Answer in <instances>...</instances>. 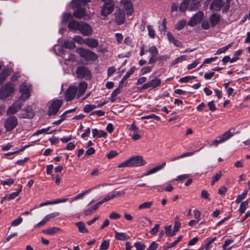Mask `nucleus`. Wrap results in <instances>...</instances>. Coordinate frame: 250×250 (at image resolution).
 I'll list each match as a JSON object with an SVG mask.
<instances>
[{"instance_id":"nucleus-1","label":"nucleus","mask_w":250,"mask_h":250,"mask_svg":"<svg viewBox=\"0 0 250 250\" xmlns=\"http://www.w3.org/2000/svg\"><path fill=\"white\" fill-rule=\"evenodd\" d=\"M90 0H73L72 6L76 8L77 9L73 13V15L78 19H83L85 15V9L80 8V7L83 4L85 5Z\"/></svg>"},{"instance_id":"nucleus-2","label":"nucleus","mask_w":250,"mask_h":250,"mask_svg":"<svg viewBox=\"0 0 250 250\" xmlns=\"http://www.w3.org/2000/svg\"><path fill=\"white\" fill-rule=\"evenodd\" d=\"M76 51L81 57L87 61H94L97 59V54L88 49L79 47L77 49Z\"/></svg>"},{"instance_id":"nucleus-3","label":"nucleus","mask_w":250,"mask_h":250,"mask_svg":"<svg viewBox=\"0 0 250 250\" xmlns=\"http://www.w3.org/2000/svg\"><path fill=\"white\" fill-rule=\"evenodd\" d=\"M76 74L77 77L80 79L89 80L91 78V73L88 68L84 66L77 67Z\"/></svg>"},{"instance_id":"nucleus-4","label":"nucleus","mask_w":250,"mask_h":250,"mask_svg":"<svg viewBox=\"0 0 250 250\" xmlns=\"http://www.w3.org/2000/svg\"><path fill=\"white\" fill-rule=\"evenodd\" d=\"M14 86L11 83H7L0 89V99L9 97L14 91Z\"/></svg>"},{"instance_id":"nucleus-5","label":"nucleus","mask_w":250,"mask_h":250,"mask_svg":"<svg viewBox=\"0 0 250 250\" xmlns=\"http://www.w3.org/2000/svg\"><path fill=\"white\" fill-rule=\"evenodd\" d=\"M31 90V85L27 83H23L21 84L20 91L22 93V96L20 98V99L22 101H25L27 100L30 96Z\"/></svg>"},{"instance_id":"nucleus-6","label":"nucleus","mask_w":250,"mask_h":250,"mask_svg":"<svg viewBox=\"0 0 250 250\" xmlns=\"http://www.w3.org/2000/svg\"><path fill=\"white\" fill-rule=\"evenodd\" d=\"M62 104V102L61 100H55L53 101L49 107L47 115L49 116L56 115L61 107Z\"/></svg>"},{"instance_id":"nucleus-7","label":"nucleus","mask_w":250,"mask_h":250,"mask_svg":"<svg viewBox=\"0 0 250 250\" xmlns=\"http://www.w3.org/2000/svg\"><path fill=\"white\" fill-rule=\"evenodd\" d=\"M18 124L17 118L14 116L7 118L4 124V127L7 131L12 130Z\"/></svg>"},{"instance_id":"nucleus-8","label":"nucleus","mask_w":250,"mask_h":250,"mask_svg":"<svg viewBox=\"0 0 250 250\" xmlns=\"http://www.w3.org/2000/svg\"><path fill=\"white\" fill-rule=\"evenodd\" d=\"M78 31L83 36H89L92 33V28L88 23L83 21H81V24Z\"/></svg>"},{"instance_id":"nucleus-9","label":"nucleus","mask_w":250,"mask_h":250,"mask_svg":"<svg viewBox=\"0 0 250 250\" xmlns=\"http://www.w3.org/2000/svg\"><path fill=\"white\" fill-rule=\"evenodd\" d=\"M161 80L158 79L156 77H155L153 79H152L149 82H148L144 84L141 89H146L148 88L153 89L156 87L159 86L161 84Z\"/></svg>"},{"instance_id":"nucleus-10","label":"nucleus","mask_w":250,"mask_h":250,"mask_svg":"<svg viewBox=\"0 0 250 250\" xmlns=\"http://www.w3.org/2000/svg\"><path fill=\"white\" fill-rule=\"evenodd\" d=\"M130 167H139L145 165L146 162L143 159V157L139 156H136L128 159Z\"/></svg>"},{"instance_id":"nucleus-11","label":"nucleus","mask_w":250,"mask_h":250,"mask_svg":"<svg viewBox=\"0 0 250 250\" xmlns=\"http://www.w3.org/2000/svg\"><path fill=\"white\" fill-rule=\"evenodd\" d=\"M78 91V88L75 86H71L68 87L65 91V100L66 101H72L76 94Z\"/></svg>"},{"instance_id":"nucleus-12","label":"nucleus","mask_w":250,"mask_h":250,"mask_svg":"<svg viewBox=\"0 0 250 250\" xmlns=\"http://www.w3.org/2000/svg\"><path fill=\"white\" fill-rule=\"evenodd\" d=\"M204 17V13L202 11H198L193 16L188 23L190 26H194L196 24L200 23Z\"/></svg>"},{"instance_id":"nucleus-13","label":"nucleus","mask_w":250,"mask_h":250,"mask_svg":"<svg viewBox=\"0 0 250 250\" xmlns=\"http://www.w3.org/2000/svg\"><path fill=\"white\" fill-rule=\"evenodd\" d=\"M22 101L19 99L10 106L7 111V114H14L16 113L21 108L22 104Z\"/></svg>"},{"instance_id":"nucleus-14","label":"nucleus","mask_w":250,"mask_h":250,"mask_svg":"<svg viewBox=\"0 0 250 250\" xmlns=\"http://www.w3.org/2000/svg\"><path fill=\"white\" fill-rule=\"evenodd\" d=\"M114 4L112 1H108L104 4L101 10L102 16H106L113 10Z\"/></svg>"},{"instance_id":"nucleus-15","label":"nucleus","mask_w":250,"mask_h":250,"mask_svg":"<svg viewBox=\"0 0 250 250\" xmlns=\"http://www.w3.org/2000/svg\"><path fill=\"white\" fill-rule=\"evenodd\" d=\"M148 51L151 56L149 60V64L154 63L157 61V56L158 54V50L155 46H151L149 47Z\"/></svg>"},{"instance_id":"nucleus-16","label":"nucleus","mask_w":250,"mask_h":250,"mask_svg":"<svg viewBox=\"0 0 250 250\" xmlns=\"http://www.w3.org/2000/svg\"><path fill=\"white\" fill-rule=\"evenodd\" d=\"M121 4L122 5L126 11V14L128 15H131L133 13V10L132 8V4L130 0H121Z\"/></svg>"},{"instance_id":"nucleus-17","label":"nucleus","mask_w":250,"mask_h":250,"mask_svg":"<svg viewBox=\"0 0 250 250\" xmlns=\"http://www.w3.org/2000/svg\"><path fill=\"white\" fill-rule=\"evenodd\" d=\"M116 22L119 24H122L124 23L125 19V14L122 10H118L116 12Z\"/></svg>"},{"instance_id":"nucleus-18","label":"nucleus","mask_w":250,"mask_h":250,"mask_svg":"<svg viewBox=\"0 0 250 250\" xmlns=\"http://www.w3.org/2000/svg\"><path fill=\"white\" fill-rule=\"evenodd\" d=\"M224 5L222 0H214L210 4V8L212 10L219 11Z\"/></svg>"},{"instance_id":"nucleus-19","label":"nucleus","mask_w":250,"mask_h":250,"mask_svg":"<svg viewBox=\"0 0 250 250\" xmlns=\"http://www.w3.org/2000/svg\"><path fill=\"white\" fill-rule=\"evenodd\" d=\"M85 44L90 48H96L99 45V42L93 38H87L85 39Z\"/></svg>"},{"instance_id":"nucleus-20","label":"nucleus","mask_w":250,"mask_h":250,"mask_svg":"<svg viewBox=\"0 0 250 250\" xmlns=\"http://www.w3.org/2000/svg\"><path fill=\"white\" fill-rule=\"evenodd\" d=\"M92 135L93 137H98L99 138H105L107 136L106 132L101 130H98L97 129H93L92 130Z\"/></svg>"},{"instance_id":"nucleus-21","label":"nucleus","mask_w":250,"mask_h":250,"mask_svg":"<svg viewBox=\"0 0 250 250\" xmlns=\"http://www.w3.org/2000/svg\"><path fill=\"white\" fill-rule=\"evenodd\" d=\"M220 16L217 14H212L210 18V22L211 26L214 27L220 21Z\"/></svg>"},{"instance_id":"nucleus-22","label":"nucleus","mask_w":250,"mask_h":250,"mask_svg":"<svg viewBox=\"0 0 250 250\" xmlns=\"http://www.w3.org/2000/svg\"><path fill=\"white\" fill-rule=\"evenodd\" d=\"M81 21L79 22L75 20H71L69 22L68 27L70 30H79Z\"/></svg>"},{"instance_id":"nucleus-23","label":"nucleus","mask_w":250,"mask_h":250,"mask_svg":"<svg viewBox=\"0 0 250 250\" xmlns=\"http://www.w3.org/2000/svg\"><path fill=\"white\" fill-rule=\"evenodd\" d=\"M114 233L115 239L118 240H126L129 238V236L124 232H118L115 231Z\"/></svg>"},{"instance_id":"nucleus-24","label":"nucleus","mask_w":250,"mask_h":250,"mask_svg":"<svg viewBox=\"0 0 250 250\" xmlns=\"http://www.w3.org/2000/svg\"><path fill=\"white\" fill-rule=\"evenodd\" d=\"M202 0H191L188 9L190 11H194L200 6V3Z\"/></svg>"},{"instance_id":"nucleus-25","label":"nucleus","mask_w":250,"mask_h":250,"mask_svg":"<svg viewBox=\"0 0 250 250\" xmlns=\"http://www.w3.org/2000/svg\"><path fill=\"white\" fill-rule=\"evenodd\" d=\"M60 230V228L57 227H52L44 229L42 230V232L47 235H53Z\"/></svg>"},{"instance_id":"nucleus-26","label":"nucleus","mask_w":250,"mask_h":250,"mask_svg":"<svg viewBox=\"0 0 250 250\" xmlns=\"http://www.w3.org/2000/svg\"><path fill=\"white\" fill-rule=\"evenodd\" d=\"M79 89L78 91V95L79 97L82 96L85 92L86 89L87 87V84L86 83L82 82H81L79 84Z\"/></svg>"},{"instance_id":"nucleus-27","label":"nucleus","mask_w":250,"mask_h":250,"mask_svg":"<svg viewBox=\"0 0 250 250\" xmlns=\"http://www.w3.org/2000/svg\"><path fill=\"white\" fill-rule=\"evenodd\" d=\"M101 205V203H97L94 206L87 209L85 210L84 214L85 215H89L91 213H94Z\"/></svg>"},{"instance_id":"nucleus-28","label":"nucleus","mask_w":250,"mask_h":250,"mask_svg":"<svg viewBox=\"0 0 250 250\" xmlns=\"http://www.w3.org/2000/svg\"><path fill=\"white\" fill-rule=\"evenodd\" d=\"M233 136V134L230 130H228L225 132L221 136H219L218 138H220L222 142L223 143L227 140L229 139L231 137Z\"/></svg>"},{"instance_id":"nucleus-29","label":"nucleus","mask_w":250,"mask_h":250,"mask_svg":"<svg viewBox=\"0 0 250 250\" xmlns=\"http://www.w3.org/2000/svg\"><path fill=\"white\" fill-rule=\"evenodd\" d=\"M10 75V71L8 69H4L0 74V85Z\"/></svg>"},{"instance_id":"nucleus-30","label":"nucleus","mask_w":250,"mask_h":250,"mask_svg":"<svg viewBox=\"0 0 250 250\" xmlns=\"http://www.w3.org/2000/svg\"><path fill=\"white\" fill-rule=\"evenodd\" d=\"M152 201L144 202L139 205V206H138V209L139 210H142L143 209L150 208L152 206Z\"/></svg>"},{"instance_id":"nucleus-31","label":"nucleus","mask_w":250,"mask_h":250,"mask_svg":"<svg viewBox=\"0 0 250 250\" xmlns=\"http://www.w3.org/2000/svg\"><path fill=\"white\" fill-rule=\"evenodd\" d=\"M76 225L78 227L79 231L81 233H87L88 230L85 227L84 223L80 222L76 223Z\"/></svg>"},{"instance_id":"nucleus-32","label":"nucleus","mask_w":250,"mask_h":250,"mask_svg":"<svg viewBox=\"0 0 250 250\" xmlns=\"http://www.w3.org/2000/svg\"><path fill=\"white\" fill-rule=\"evenodd\" d=\"M189 3V0H184L179 6V10L182 12H185Z\"/></svg>"},{"instance_id":"nucleus-33","label":"nucleus","mask_w":250,"mask_h":250,"mask_svg":"<svg viewBox=\"0 0 250 250\" xmlns=\"http://www.w3.org/2000/svg\"><path fill=\"white\" fill-rule=\"evenodd\" d=\"M248 201H245L241 203L239 209L240 214H242L245 211L248 207Z\"/></svg>"},{"instance_id":"nucleus-34","label":"nucleus","mask_w":250,"mask_h":250,"mask_svg":"<svg viewBox=\"0 0 250 250\" xmlns=\"http://www.w3.org/2000/svg\"><path fill=\"white\" fill-rule=\"evenodd\" d=\"M22 186H20V188L16 192H12L11 194H9L7 196L8 200H10L15 198L17 197L20 194V192L21 191Z\"/></svg>"},{"instance_id":"nucleus-35","label":"nucleus","mask_w":250,"mask_h":250,"mask_svg":"<svg viewBox=\"0 0 250 250\" xmlns=\"http://www.w3.org/2000/svg\"><path fill=\"white\" fill-rule=\"evenodd\" d=\"M187 22L186 20H182L179 21L175 25V28L178 30H180L183 29L186 25Z\"/></svg>"},{"instance_id":"nucleus-36","label":"nucleus","mask_w":250,"mask_h":250,"mask_svg":"<svg viewBox=\"0 0 250 250\" xmlns=\"http://www.w3.org/2000/svg\"><path fill=\"white\" fill-rule=\"evenodd\" d=\"M91 191V189H89L88 190L85 191V192H84L83 193H80L78 195H77L76 196H75V197H74L70 201V203H72V202H73L74 201H75V200H77L78 199H81V198H83V196L85 195V194H87L88 193H89V192Z\"/></svg>"},{"instance_id":"nucleus-37","label":"nucleus","mask_w":250,"mask_h":250,"mask_svg":"<svg viewBox=\"0 0 250 250\" xmlns=\"http://www.w3.org/2000/svg\"><path fill=\"white\" fill-rule=\"evenodd\" d=\"M135 68L133 67L131 68L126 73V74L123 77L121 83H123L125 80H126L129 76L132 74L135 71Z\"/></svg>"},{"instance_id":"nucleus-38","label":"nucleus","mask_w":250,"mask_h":250,"mask_svg":"<svg viewBox=\"0 0 250 250\" xmlns=\"http://www.w3.org/2000/svg\"><path fill=\"white\" fill-rule=\"evenodd\" d=\"M233 243V240L230 239H227L225 241L224 244L223 245V250H230L232 248L231 246L229 247V245Z\"/></svg>"},{"instance_id":"nucleus-39","label":"nucleus","mask_w":250,"mask_h":250,"mask_svg":"<svg viewBox=\"0 0 250 250\" xmlns=\"http://www.w3.org/2000/svg\"><path fill=\"white\" fill-rule=\"evenodd\" d=\"M97 107L96 105L93 104H86L83 107V111L88 113Z\"/></svg>"},{"instance_id":"nucleus-40","label":"nucleus","mask_w":250,"mask_h":250,"mask_svg":"<svg viewBox=\"0 0 250 250\" xmlns=\"http://www.w3.org/2000/svg\"><path fill=\"white\" fill-rule=\"evenodd\" d=\"M187 56L186 55H182L179 57L177 58L174 61L171 62V65H174L175 64L179 63V62H181L183 61L186 60Z\"/></svg>"},{"instance_id":"nucleus-41","label":"nucleus","mask_w":250,"mask_h":250,"mask_svg":"<svg viewBox=\"0 0 250 250\" xmlns=\"http://www.w3.org/2000/svg\"><path fill=\"white\" fill-rule=\"evenodd\" d=\"M64 46L66 48L73 49L75 48L76 45L72 42L65 41L64 42Z\"/></svg>"},{"instance_id":"nucleus-42","label":"nucleus","mask_w":250,"mask_h":250,"mask_svg":"<svg viewBox=\"0 0 250 250\" xmlns=\"http://www.w3.org/2000/svg\"><path fill=\"white\" fill-rule=\"evenodd\" d=\"M242 53V51L241 50H238V51H235L234 53L233 57L231 59L230 62L232 63L238 60L239 58L237 56L240 55Z\"/></svg>"},{"instance_id":"nucleus-43","label":"nucleus","mask_w":250,"mask_h":250,"mask_svg":"<svg viewBox=\"0 0 250 250\" xmlns=\"http://www.w3.org/2000/svg\"><path fill=\"white\" fill-rule=\"evenodd\" d=\"M109 246V240H104L101 244L100 247V250H106L108 249Z\"/></svg>"},{"instance_id":"nucleus-44","label":"nucleus","mask_w":250,"mask_h":250,"mask_svg":"<svg viewBox=\"0 0 250 250\" xmlns=\"http://www.w3.org/2000/svg\"><path fill=\"white\" fill-rule=\"evenodd\" d=\"M221 171H219L212 177L211 185H213L216 182L218 181L222 176Z\"/></svg>"},{"instance_id":"nucleus-45","label":"nucleus","mask_w":250,"mask_h":250,"mask_svg":"<svg viewBox=\"0 0 250 250\" xmlns=\"http://www.w3.org/2000/svg\"><path fill=\"white\" fill-rule=\"evenodd\" d=\"M231 44L232 43H230L226 46L219 48L217 50L215 54H220L225 52L229 47L231 46Z\"/></svg>"},{"instance_id":"nucleus-46","label":"nucleus","mask_w":250,"mask_h":250,"mask_svg":"<svg viewBox=\"0 0 250 250\" xmlns=\"http://www.w3.org/2000/svg\"><path fill=\"white\" fill-rule=\"evenodd\" d=\"M152 118L158 121H159L161 119V118L159 116H158L154 114H151V115H149L144 116L141 117V119L142 120L150 119H152Z\"/></svg>"},{"instance_id":"nucleus-47","label":"nucleus","mask_w":250,"mask_h":250,"mask_svg":"<svg viewBox=\"0 0 250 250\" xmlns=\"http://www.w3.org/2000/svg\"><path fill=\"white\" fill-rule=\"evenodd\" d=\"M73 41L79 44L85 43V39H83L80 36H75L73 39Z\"/></svg>"},{"instance_id":"nucleus-48","label":"nucleus","mask_w":250,"mask_h":250,"mask_svg":"<svg viewBox=\"0 0 250 250\" xmlns=\"http://www.w3.org/2000/svg\"><path fill=\"white\" fill-rule=\"evenodd\" d=\"M125 194V192L124 190L122 191H115L113 192L111 194V198H116L120 196H122Z\"/></svg>"},{"instance_id":"nucleus-49","label":"nucleus","mask_w":250,"mask_h":250,"mask_svg":"<svg viewBox=\"0 0 250 250\" xmlns=\"http://www.w3.org/2000/svg\"><path fill=\"white\" fill-rule=\"evenodd\" d=\"M59 215V213L57 212H53L52 213H50L49 214H48L46 215L43 219L45 220V221L47 222L49 221L51 219L54 218L57 216Z\"/></svg>"},{"instance_id":"nucleus-50","label":"nucleus","mask_w":250,"mask_h":250,"mask_svg":"<svg viewBox=\"0 0 250 250\" xmlns=\"http://www.w3.org/2000/svg\"><path fill=\"white\" fill-rule=\"evenodd\" d=\"M171 226H167L165 227L166 233L167 236H173L175 235V232H172L171 230Z\"/></svg>"},{"instance_id":"nucleus-51","label":"nucleus","mask_w":250,"mask_h":250,"mask_svg":"<svg viewBox=\"0 0 250 250\" xmlns=\"http://www.w3.org/2000/svg\"><path fill=\"white\" fill-rule=\"evenodd\" d=\"M134 246L136 248L137 250H144L146 246L140 242H138L134 244Z\"/></svg>"},{"instance_id":"nucleus-52","label":"nucleus","mask_w":250,"mask_h":250,"mask_svg":"<svg viewBox=\"0 0 250 250\" xmlns=\"http://www.w3.org/2000/svg\"><path fill=\"white\" fill-rule=\"evenodd\" d=\"M72 18V15L69 13H64L62 15V22H66Z\"/></svg>"},{"instance_id":"nucleus-53","label":"nucleus","mask_w":250,"mask_h":250,"mask_svg":"<svg viewBox=\"0 0 250 250\" xmlns=\"http://www.w3.org/2000/svg\"><path fill=\"white\" fill-rule=\"evenodd\" d=\"M247 193H248V191H245L243 193L241 194L240 195H239L237 197V199L236 200V202L237 203H239L243 199H244L246 197V196L247 194Z\"/></svg>"},{"instance_id":"nucleus-54","label":"nucleus","mask_w":250,"mask_h":250,"mask_svg":"<svg viewBox=\"0 0 250 250\" xmlns=\"http://www.w3.org/2000/svg\"><path fill=\"white\" fill-rule=\"evenodd\" d=\"M50 127H47L45 128H42L41 129L38 130L35 133H34L33 135H38L41 134L43 133H47V131L49 130Z\"/></svg>"},{"instance_id":"nucleus-55","label":"nucleus","mask_w":250,"mask_h":250,"mask_svg":"<svg viewBox=\"0 0 250 250\" xmlns=\"http://www.w3.org/2000/svg\"><path fill=\"white\" fill-rule=\"evenodd\" d=\"M201 198L210 200L209 198V193L206 190H202L201 192Z\"/></svg>"},{"instance_id":"nucleus-56","label":"nucleus","mask_w":250,"mask_h":250,"mask_svg":"<svg viewBox=\"0 0 250 250\" xmlns=\"http://www.w3.org/2000/svg\"><path fill=\"white\" fill-rule=\"evenodd\" d=\"M147 27L148 30L149 36L151 38H154L155 37V31L152 28V27L150 25H148Z\"/></svg>"},{"instance_id":"nucleus-57","label":"nucleus","mask_w":250,"mask_h":250,"mask_svg":"<svg viewBox=\"0 0 250 250\" xmlns=\"http://www.w3.org/2000/svg\"><path fill=\"white\" fill-rule=\"evenodd\" d=\"M22 221V218L21 217H18L17 219L14 220L11 223L13 226H17L20 224Z\"/></svg>"},{"instance_id":"nucleus-58","label":"nucleus","mask_w":250,"mask_h":250,"mask_svg":"<svg viewBox=\"0 0 250 250\" xmlns=\"http://www.w3.org/2000/svg\"><path fill=\"white\" fill-rule=\"evenodd\" d=\"M199 63V61L198 60H196L192 63L188 64L187 66V69L188 70H190L192 68H194Z\"/></svg>"},{"instance_id":"nucleus-59","label":"nucleus","mask_w":250,"mask_h":250,"mask_svg":"<svg viewBox=\"0 0 250 250\" xmlns=\"http://www.w3.org/2000/svg\"><path fill=\"white\" fill-rule=\"evenodd\" d=\"M152 67L147 66L144 67L142 70L141 72L143 74H145L146 73H149L151 71Z\"/></svg>"},{"instance_id":"nucleus-60","label":"nucleus","mask_w":250,"mask_h":250,"mask_svg":"<svg viewBox=\"0 0 250 250\" xmlns=\"http://www.w3.org/2000/svg\"><path fill=\"white\" fill-rule=\"evenodd\" d=\"M167 39L169 42L173 43V44L177 40L172 36V34L170 32L167 33Z\"/></svg>"},{"instance_id":"nucleus-61","label":"nucleus","mask_w":250,"mask_h":250,"mask_svg":"<svg viewBox=\"0 0 250 250\" xmlns=\"http://www.w3.org/2000/svg\"><path fill=\"white\" fill-rule=\"evenodd\" d=\"M158 245L155 242H152L148 248L146 249V250H155L157 247Z\"/></svg>"},{"instance_id":"nucleus-62","label":"nucleus","mask_w":250,"mask_h":250,"mask_svg":"<svg viewBox=\"0 0 250 250\" xmlns=\"http://www.w3.org/2000/svg\"><path fill=\"white\" fill-rule=\"evenodd\" d=\"M130 136H131L132 139H133L135 141L139 140L141 137V136L137 134V132L130 133Z\"/></svg>"},{"instance_id":"nucleus-63","label":"nucleus","mask_w":250,"mask_h":250,"mask_svg":"<svg viewBox=\"0 0 250 250\" xmlns=\"http://www.w3.org/2000/svg\"><path fill=\"white\" fill-rule=\"evenodd\" d=\"M159 224H156L154 227L150 230V233L153 235L156 234L159 230Z\"/></svg>"},{"instance_id":"nucleus-64","label":"nucleus","mask_w":250,"mask_h":250,"mask_svg":"<svg viewBox=\"0 0 250 250\" xmlns=\"http://www.w3.org/2000/svg\"><path fill=\"white\" fill-rule=\"evenodd\" d=\"M109 217L110 219H116L120 218L121 215L119 213L113 212L109 215Z\"/></svg>"}]
</instances>
